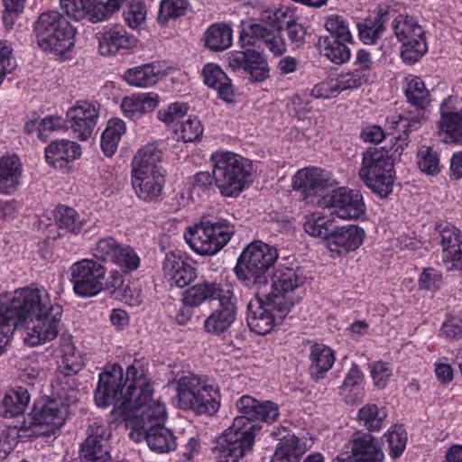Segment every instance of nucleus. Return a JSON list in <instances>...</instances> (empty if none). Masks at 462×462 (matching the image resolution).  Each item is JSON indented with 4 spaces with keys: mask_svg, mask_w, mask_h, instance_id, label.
Wrapping results in <instances>:
<instances>
[{
    "mask_svg": "<svg viewBox=\"0 0 462 462\" xmlns=\"http://www.w3.org/2000/svg\"><path fill=\"white\" fill-rule=\"evenodd\" d=\"M30 402L28 391L23 387L11 390L5 393L1 406L0 413L5 418H14L23 415Z\"/></svg>",
    "mask_w": 462,
    "mask_h": 462,
    "instance_id": "c03bdc74",
    "label": "nucleus"
},
{
    "mask_svg": "<svg viewBox=\"0 0 462 462\" xmlns=\"http://www.w3.org/2000/svg\"><path fill=\"white\" fill-rule=\"evenodd\" d=\"M310 373L319 380L332 367L335 362L334 351L323 344L316 343L310 347Z\"/></svg>",
    "mask_w": 462,
    "mask_h": 462,
    "instance_id": "58836bf2",
    "label": "nucleus"
},
{
    "mask_svg": "<svg viewBox=\"0 0 462 462\" xmlns=\"http://www.w3.org/2000/svg\"><path fill=\"white\" fill-rule=\"evenodd\" d=\"M99 112L98 104L88 100H79L67 110V122L77 139L86 141L92 135Z\"/></svg>",
    "mask_w": 462,
    "mask_h": 462,
    "instance_id": "6ab92c4d",
    "label": "nucleus"
},
{
    "mask_svg": "<svg viewBox=\"0 0 462 462\" xmlns=\"http://www.w3.org/2000/svg\"><path fill=\"white\" fill-rule=\"evenodd\" d=\"M390 123L393 125V128L402 130L403 132V135L395 137L397 142H402V143L395 149V152H398L399 149L402 150L403 146L407 145L406 141L408 139V134L420 127L421 117L414 116L409 118L402 115L393 116L391 117Z\"/></svg>",
    "mask_w": 462,
    "mask_h": 462,
    "instance_id": "4d7b16f0",
    "label": "nucleus"
},
{
    "mask_svg": "<svg viewBox=\"0 0 462 462\" xmlns=\"http://www.w3.org/2000/svg\"><path fill=\"white\" fill-rule=\"evenodd\" d=\"M208 281L204 280L190 286L182 293V305L176 315L180 325H185L193 316V308L199 307L208 300V295L214 291L208 287Z\"/></svg>",
    "mask_w": 462,
    "mask_h": 462,
    "instance_id": "bb28decb",
    "label": "nucleus"
},
{
    "mask_svg": "<svg viewBox=\"0 0 462 462\" xmlns=\"http://www.w3.org/2000/svg\"><path fill=\"white\" fill-rule=\"evenodd\" d=\"M440 234L443 261L452 263V266L462 265V233L451 225L437 226Z\"/></svg>",
    "mask_w": 462,
    "mask_h": 462,
    "instance_id": "c85d7f7f",
    "label": "nucleus"
},
{
    "mask_svg": "<svg viewBox=\"0 0 462 462\" xmlns=\"http://www.w3.org/2000/svg\"><path fill=\"white\" fill-rule=\"evenodd\" d=\"M159 103L156 93H140L125 97L121 103V109L125 116L136 119L140 116L153 111Z\"/></svg>",
    "mask_w": 462,
    "mask_h": 462,
    "instance_id": "72a5a7b5",
    "label": "nucleus"
},
{
    "mask_svg": "<svg viewBox=\"0 0 462 462\" xmlns=\"http://www.w3.org/2000/svg\"><path fill=\"white\" fill-rule=\"evenodd\" d=\"M68 414V404L52 398L35 403L29 420L14 427L20 431L31 430V435H50L63 426Z\"/></svg>",
    "mask_w": 462,
    "mask_h": 462,
    "instance_id": "9b49d317",
    "label": "nucleus"
},
{
    "mask_svg": "<svg viewBox=\"0 0 462 462\" xmlns=\"http://www.w3.org/2000/svg\"><path fill=\"white\" fill-rule=\"evenodd\" d=\"M111 430L99 421L91 423L87 430V438L80 446V462H110Z\"/></svg>",
    "mask_w": 462,
    "mask_h": 462,
    "instance_id": "f3484780",
    "label": "nucleus"
},
{
    "mask_svg": "<svg viewBox=\"0 0 462 462\" xmlns=\"http://www.w3.org/2000/svg\"><path fill=\"white\" fill-rule=\"evenodd\" d=\"M97 39L98 51L103 56L116 55L121 50H130L137 44L135 36L120 25L105 28L97 34Z\"/></svg>",
    "mask_w": 462,
    "mask_h": 462,
    "instance_id": "b1692460",
    "label": "nucleus"
},
{
    "mask_svg": "<svg viewBox=\"0 0 462 462\" xmlns=\"http://www.w3.org/2000/svg\"><path fill=\"white\" fill-rule=\"evenodd\" d=\"M273 300L266 297L263 300L256 296L247 305V323L252 331L258 335H266L273 330L276 321L287 314H282L279 306H273Z\"/></svg>",
    "mask_w": 462,
    "mask_h": 462,
    "instance_id": "aec40b11",
    "label": "nucleus"
},
{
    "mask_svg": "<svg viewBox=\"0 0 462 462\" xmlns=\"http://www.w3.org/2000/svg\"><path fill=\"white\" fill-rule=\"evenodd\" d=\"M112 263L132 272L139 267L140 258L131 246L121 245Z\"/></svg>",
    "mask_w": 462,
    "mask_h": 462,
    "instance_id": "0e129e2a",
    "label": "nucleus"
},
{
    "mask_svg": "<svg viewBox=\"0 0 462 462\" xmlns=\"http://www.w3.org/2000/svg\"><path fill=\"white\" fill-rule=\"evenodd\" d=\"M129 437L135 442L144 439L151 450L162 454L175 450L176 438L173 432L163 425L145 430H132Z\"/></svg>",
    "mask_w": 462,
    "mask_h": 462,
    "instance_id": "393cba45",
    "label": "nucleus"
},
{
    "mask_svg": "<svg viewBox=\"0 0 462 462\" xmlns=\"http://www.w3.org/2000/svg\"><path fill=\"white\" fill-rule=\"evenodd\" d=\"M77 373H60L55 384L52 385L53 394L57 401L68 404L75 403L80 397V391L77 379L73 376Z\"/></svg>",
    "mask_w": 462,
    "mask_h": 462,
    "instance_id": "a19ab883",
    "label": "nucleus"
},
{
    "mask_svg": "<svg viewBox=\"0 0 462 462\" xmlns=\"http://www.w3.org/2000/svg\"><path fill=\"white\" fill-rule=\"evenodd\" d=\"M124 19L126 24L135 29L144 22L146 17L145 6L141 1H134L126 5L124 13Z\"/></svg>",
    "mask_w": 462,
    "mask_h": 462,
    "instance_id": "774afa93",
    "label": "nucleus"
},
{
    "mask_svg": "<svg viewBox=\"0 0 462 462\" xmlns=\"http://www.w3.org/2000/svg\"><path fill=\"white\" fill-rule=\"evenodd\" d=\"M304 282L301 271L290 267L277 268L272 278V291L267 297L273 300V306H279L282 314H288L294 305L292 293Z\"/></svg>",
    "mask_w": 462,
    "mask_h": 462,
    "instance_id": "2eb2a0df",
    "label": "nucleus"
},
{
    "mask_svg": "<svg viewBox=\"0 0 462 462\" xmlns=\"http://www.w3.org/2000/svg\"><path fill=\"white\" fill-rule=\"evenodd\" d=\"M393 28L402 42L401 57L405 63L417 62L428 51L425 32L416 18L399 14L393 22Z\"/></svg>",
    "mask_w": 462,
    "mask_h": 462,
    "instance_id": "f8f14e48",
    "label": "nucleus"
},
{
    "mask_svg": "<svg viewBox=\"0 0 462 462\" xmlns=\"http://www.w3.org/2000/svg\"><path fill=\"white\" fill-rule=\"evenodd\" d=\"M359 421L369 431H379L383 429L387 418V411L373 403L364 405L357 414Z\"/></svg>",
    "mask_w": 462,
    "mask_h": 462,
    "instance_id": "603ef678",
    "label": "nucleus"
},
{
    "mask_svg": "<svg viewBox=\"0 0 462 462\" xmlns=\"http://www.w3.org/2000/svg\"><path fill=\"white\" fill-rule=\"evenodd\" d=\"M365 230L356 225L335 227L328 238L327 247L337 255L356 251L364 242Z\"/></svg>",
    "mask_w": 462,
    "mask_h": 462,
    "instance_id": "a878e982",
    "label": "nucleus"
},
{
    "mask_svg": "<svg viewBox=\"0 0 462 462\" xmlns=\"http://www.w3.org/2000/svg\"><path fill=\"white\" fill-rule=\"evenodd\" d=\"M388 443L389 454L393 458L399 457L407 443V433L402 427L394 426L383 435Z\"/></svg>",
    "mask_w": 462,
    "mask_h": 462,
    "instance_id": "052dcab7",
    "label": "nucleus"
},
{
    "mask_svg": "<svg viewBox=\"0 0 462 462\" xmlns=\"http://www.w3.org/2000/svg\"><path fill=\"white\" fill-rule=\"evenodd\" d=\"M60 7L70 18L88 19L96 23L106 21L117 12L125 0H60Z\"/></svg>",
    "mask_w": 462,
    "mask_h": 462,
    "instance_id": "4468645a",
    "label": "nucleus"
},
{
    "mask_svg": "<svg viewBox=\"0 0 462 462\" xmlns=\"http://www.w3.org/2000/svg\"><path fill=\"white\" fill-rule=\"evenodd\" d=\"M334 217L321 213H312L305 217L304 231L312 237L320 238L328 242V238L334 230Z\"/></svg>",
    "mask_w": 462,
    "mask_h": 462,
    "instance_id": "a18cd8bd",
    "label": "nucleus"
},
{
    "mask_svg": "<svg viewBox=\"0 0 462 462\" xmlns=\"http://www.w3.org/2000/svg\"><path fill=\"white\" fill-rule=\"evenodd\" d=\"M81 155L80 145L66 139L51 142L45 148L46 162L52 167L63 168Z\"/></svg>",
    "mask_w": 462,
    "mask_h": 462,
    "instance_id": "2f4dec72",
    "label": "nucleus"
},
{
    "mask_svg": "<svg viewBox=\"0 0 462 462\" xmlns=\"http://www.w3.org/2000/svg\"><path fill=\"white\" fill-rule=\"evenodd\" d=\"M325 28L329 32L331 39L343 42H353V36L349 30L347 21L337 14H331L327 17Z\"/></svg>",
    "mask_w": 462,
    "mask_h": 462,
    "instance_id": "bf43d9fd",
    "label": "nucleus"
},
{
    "mask_svg": "<svg viewBox=\"0 0 462 462\" xmlns=\"http://www.w3.org/2000/svg\"><path fill=\"white\" fill-rule=\"evenodd\" d=\"M38 46L44 51L62 55L74 46V31L67 18L57 11L41 14L34 23Z\"/></svg>",
    "mask_w": 462,
    "mask_h": 462,
    "instance_id": "6e6552de",
    "label": "nucleus"
},
{
    "mask_svg": "<svg viewBox=\"0 0 462 462\" xmlns=\"http://www.w3.org/2000/svg\"><path fill=\"white\" fill-rule=\"evenodd\" d=\"M232 29L228 24L217 23L205 32V44L214 51H222L232 44Z\"/></svg>",
    "mask_w": 462,
    "mask_h": 462,
    "instance_id": "de8ad7c7",
    "label": "nucleus"
},
{
    "mask_svg": "<svg viewBox=\"0 0 462 462\" xmlns=\"http://www.w3.org/2000/svg\"><path fill=\"white\" fill-rule=\"evenodd\" d=\"M214 184L220 194L227 198H236L245 189L252 174L249 160L230 152H217L211 155Z\"/></svg>",
    "mask_w": 462,
    "mask_h": 462,
    "instance_id": "39448f33",
    "label": "nucleus"
},
{
    "mask_svg": "<svg viewBox=\"0 0 462 462\" xmlns=\"http://www.w3.org/2000/svg\"><path fill=\"white\" fill-rule=\"evenodd\" d=\"M54 220L60 229L78 234L86 224V218L74 208L60 205L54 212Z\"/></svg>",
    "mask_w": 462,
    "mask_h": 462,
    "instance_id": "8fccbe9b",
    "label": "nucleus"
},
{
    "mask_svg": "<svg viewBox=\"0 0 462 462\" xmlns=\"http://www.w3.org/2000/svg\"><path fill=\"white\" fill-rule=\"evenodd\" d=\"M132 185L136 195L143 200L157 198L165 183L163 171H143V174H131Z\"/></svg>",
    "mask_w": 462,
    "mask_h": 462,
    "instance_id": "7c9ffc66",
    "label": "nucleus"
},
{
    "mask_svg": "<svg viewBox=\"0 0 462 462\" xmlns=\"http://www.w3.org/2000/svg\"><path fill=\"white\" fill-rule=\"evenodd\" d=\"M180 133V137L185 143L195 142L199 140L203 134V126L196 116H189L187 120L181 123L180 128L176 130Z\"/></svg>",
    "mask_w": 462,
    "mask_h": 462,
    "instance_id": "338daca9",
    "label": "nucleus"
},
{
    "mask_svg": "<svg viewBox=\"0 0 462 462\" xmlns=\"http://www.w3.org/2000/svg\"><path fill=\"white\" fill-rule=\"evenodd\" d=\"M358 174L363 182L380 198H387L393 192V161L384 148L366 149Z\"/></svg>",
    "mask_w": 462,
    "mask_h": 462,
    "instance_id": "0eeeda50",
    "label": "nucleus"
},
{
    "mask_svg": "<svg viewBox=\"0 0 462 462\" xmlns=\"http://www.w3.org/2000/svg\"><path fill=\"white\" fill-rule=\"evenodd\" d=\"M403 89L408 102L413 106L423 109L430 104V91L420 77L407 76Z\"/></svg>",
    "mask_w": 462,
    "mask_h": 462,
    "instance_id": "09e8293b",
    "label": "nucleus"
},
{
    "mask_svg": "<svg viewBox=\"0 0 462 462\" xmlns=\"http://www.w3.org/2000/svg\"><path fill=\"white\" fill-rule=\"evenodd\" d=\"M363 381L364 374L357 365L353 364L338 389L339 395L346 403L356 404L363 401Z\"/></svg>",
    "mask_w": 462,
    "mask_h": 462,
    "instance_id": "c9c22d12",
    "label": "nucleus"
},
{
    "mask_svg": "<svg viewBox=\"0 0 462 462\" xmlns=\"http://www.w3.org/2000/svg\"><path fill=\"white\" fill-rule=\"evenodd\" d=\"M165 281L170 286L185 288L197 278V270L191 263L174 253L166 254L162 263Z\"/></svg>",
    "mask_w": 462,
    "mask_h": 462,
    "instance_id": "5701e85b",
    "label": "nucleus"
},
{
    "mask_svg": "<svg viewBox=\"0 0 462 462\" xmlns=\"http://www.w3.org/2000/svg\"><path fill=\"white\" fill-rule=\"evenodd\" d=\"M60 373H79L83 367V360L77 353L72 336L62 334L60 338Z\"/></svg>",
    "mask_w": 462,
    "mask_h": 462,
    "instance_id": "ea45409f",
    "label": "nucleus"
},
{
    "mask_svg": "<svg viewBox=\"0 0 462 462\" xmlns=\"http://www.w3.org/2000/svg\"><path fill=\"white\" fill-rule=\"evenodd\" d=\"M278 258L277 250L262 241L249 244L237 259L234 272L246 287H261L268 282V271Z\"/></svg>",
    "mask_w": 462,
    "mask_h": 462,
    "instance_id": "423d86ee",
    "label": "nucleus"
},
{
    "mask_svg": "<svg viewBox=\"0 0 462 462\" xmlns=\"http://www.w3.org/2000/svg\"><path fill=\"white\" fill-rule=\"evenodd\" d=\"M387 22L386 13H378L357 23L360 40L365 44H374L383 35Z\"/></svg>",
    "mask_w": 462,
    "mask_h": 462,
    "instance_id": "49530a36",
    "label": "nucleus"
},
{
    "mask_svg": "<svg viewBox=\"0 0 462 462\" xmlns=\"http://www.w3.org/2000/svg\"><path fill=\"white\" fill-rule=\"evenodd\" d=\"M190 5L188 0H162L160 5L158 21L166 23L170 19L186 15Z\"/></svg>",
    "mask_w": 462,
    "mask_h": 462,
    "instance_id": "6e6d98bb",
    "label": "nucleus"
},
{
    "mask_svg": "<svg viewBox=\"0 0 462 462\" xmlns=\"http://www.w3.org/2000/svg\"><path fill=\"white\" fill-rule=\"evenodd\" d=\"M121 245L113 236L99 238L91 247V254L99 261L112 263Z\"/></svg>",
    "mask_w": 462,
    "mask_h": 462,
    "instance_id": "13d9d810",
    "label": "nucleus"
},
{
    "mask_svg": "<svg viewBox=\"0 0 462 462\" xmlns=\"http://www.w3.org/2000/svg\"><path fill=\"white\" fill-rule=\"evenodd\" d=\"M204 83L217 90L218 97L226 103H232L235 97V90L231 79L221 68L216 64H206L202 69Z\"/></svg>",
    "mask_w": 462,
    "mask_h": 462,
    "instance_id": "473e14b6",
    "label": "nucleus"
},
{
    "mask_svg": "<svg viewBox=\"0 0 462 462\" xmlns=\"http://www.w3.org/2000/svg\"><path fill=\"white\" fill-rule=\"evenodd\" d=\"M331 215L344 220L358 219L365 214L362 194L356 189L339 188L324 199Z\"/></svg>",
    "mask_w": 462,
    "mask_h": 462,
    "instance_id": "a211bd4d",
    "label": "nucleus"
},
{
    "mask_svg": "<svg viewBox=\"0 0 462 462\" xmlns=\"http://www.w3.org/2000/svg\"><path fill=\"white\" fill-rule=\"evenodd\" d=\"M309 448L310 445L306 440L293 434H288L280 439L273 462H297Z\"/></svg>",
    "mask_w": 462,
    "mask_h": 462,
    "instance_id": "e433bc0d",
    "label": "nucleus"
},
{
    "mask_svg": "<svg viewBox=\"0 0 462 462\" xmlns=\"http://www.w3.org/2000/svg\"><path fill=\"white\" fill-rule=\"evenodd\" d=\"M125 132L123 120L114 118L108 121L107 126L101 135V148L106 156L111 157L117 150L122 135Z\"/></svg>",
    "mask_w": 462,
    "mask_h": 462,
    "instance_id": "3c124183",
    "label": "nucleus"
},
{
    "mask_svg": "<svg viewBox=\"0 0 462 462\" xmlns=\"http://www.w3.org/2000/svg\"><path fill=\"white\" fill-rule=\"evenodd\" d=\"M189 110V106L184 102H175L168 106L164 110H161L158 113V118L171 125L178 124L185 116H187Z\"/></svg>",
    "mask_w": 462,
    "mask_h": 462,
    "instance_id": "69168bd1",
    "label": "nucleus"
},
{
    "mask_svg": "<svg viewBox=\"0 0 462 462\" xmlns=\"http://www.w3.org/2000/svg\"><path fill=\"white\" fill-rule=\"evenodd\" d=\"M439 129L456 143L462 144V109L458 112H446L445 104L440 106Z\"/></svg>",
    "mask_w": 462,
    "mask_h": 462,
    "instance_id": "5fc2aeb1",
    "label": "nucleus"
},
{
    "mask_svg": "<svg viewBox=\"0 0 462 462\" xmlns=\"http://www.w3.org/2000/svg\"><path fill=\"white\" fill-rule=\"evenodd\" d=\"M234 233V226L225 219H202L187 229L184 238L197 254L213 255L229 242Z\"/></svg>",
    "mask_w": 462,
    "mask_h": 462,
    "instance_id": "1a4fd4ad",
    "label": "nucleus"
},
{
    "mask_svg": "<svg viewBox=\"0 0 462 462\" xmlns=\"http://www.w3.org/2000/svg\"><path fill=\"white\" fill-rule=\"evenodd\" d=\"M61 316V306H54L48 313L29 319L25 341L31 346H38L53 340L59 333Z\"/></svg>",
    "mask_w": 462,
    "mask_h": 462,
    "instance_id": "4be33fe9",
    "label": "nucleus"
},
{
    "mask_svg": "<svg viewBox=\"0 0 462 462\" xmlns=\"http://www.w3.org/2000/svg\"><path fill=\"white\" fill-rule=\"evenodd\" d=\"M337 89L340 93L346 90H352L366 84L369 80L367 74L357 69H354L346 73H341L336 79Z\"/></svg>",
    "mask_w": 462,
    "mask_h": 462,
    "instance_id": "680f3d73",
    "label": "nucleus"
},
{
    "mask_svg": "<svg viewBox=\"0 0 462 462\" xmlns=\"http://www.w3.org/2000/svg\"><path fill=\"white\" fill-rule=\"evenodd\" d=\"M74 292L81 297H92L103 289L106 268L94 260L83 259L70 267Z\"/></svg>",
    "mask_w": 462,
    "mask_h": 462,
    "instance_id": "dca6fc26",
    "label": "nucleus"
},
{
    "mask_svg": "<svg viewBox=\"0 0 462 462\" xmlns=\"http://www.w3.org/2000/svg\"><path fill=\"white\" fill-rule=\"evenodd\" d=\"M226 59L233 70H243L253 82H263L270 77L268 61L260 51L252 49L245 51H231Z\"/></svg>",
    "mask_w": 462,
    "mask_h": 462,
    "instance_id": "412c9836",
    "label": "nucleus"
},
{
    "mask_svg": "<svg viewBox=\"0 0 462 462\" xmlns=\"http://www.w3.org/2000/svg\"><path fill=\"white\" fill-rule=\"evenodd\" d=\"M22 171V163L17 156L0 158V193L11 194L17 189Z\"/></svg>",
    "mask_w": 462,
    "mask_h": 462,
    "instance_id": "f704fd0d",
    "label": "nucleus"
},
{
    "mask_svg": "<svg viewBox=\"0 0 462 462\" xmlns=\"http://www.w3.org/2000/svg\"><path fill=\"white\" fill-rule=\"evenodd\" d=\"M162 156V151L154 143H148L141 147L133 158L131 174L162 171L159 165Z\"/></svg>",
    "mask_w": 462,
    "mask_h": 462,
    "instance_id": "4c0bfd02",
    "label": "nucleus"
},
{
    "mask_svg": "<svg viewBox=\"0 0 462 462\" xmlns=\"http://www.w3.org/2000/svg\"><path fill=\"white\" fill-rule=\"evenodd\" d=\"M160 70L153 63L128 69L123 78L127 84L138 88H149L159 80Z\"/></svg>",
    "mask_w": 462,
    "mask_h": 462,
    "instance_id": "37998d69",
    "label": "nucleus"
},
{
    "mask_svg": "<svg viewBox=\"0 0 462 462\" xmlns=\"http://www.w3.org/2000/svg\"><path fill=\"white\" fill-rule=\"evenodd\" d=\"M240 415L217 439L212 452L217 462H239L253 450L262 427L256 421L272 423L279 417V407L273 402H260L243 395L236 403Z\"/></svg>",
    "mask_w": 462,
    "mask_h": 462,
    "instance_id": "f03ea898",
    "label": "nucleus"
},
{
    "mask_svg": "<svg viewBox=\"0 0 462 462\" xmlns=\"http://www.w3.org/2000/svg\"><path fill=\"white\" fill-rule=\"evenodd\" d=\"M352 42L331 39V37H319L318 48L320 53L331 62L341 65L350 60L351 51L348 44Z\"/></svg>",
    "mask_w": 462,
    "mask_h": 462,
    "instance_id": "79ce46f5",
    "label": "nucleus"
},
{
    "mask_svg": "<svg viewBox=\"0 0 462 462\" xmlns=\"http://www.w3.org/2000/svg\"><path fill=\"white\" fill-rule=\"evenodd\" d=\"M327 179L319 168L306 167L299 170L292 178V188L301 192L303 199H308L323 190Z\"/></svg>",
    "mask_w": 462,
    "mask_h": 462,
    "instance_id": "cd10ccee",
    "label": "nucleus"
},
{
    "mask_svg": "<svg viewBox=\"0 0 462 462\" xmlns=\"http://www.w3.org/2000/svg\"><path fill=\"white\" fill-rule=\"evenodd\" d=\"M152 393L147 363L135 359L125 374L116 364L100 373L94 401L101 408L113 405L109 423L118 425L135 420L133 430H142L163 425L167 420L165 405L153 400Z\"/></svg>",
    "mask_w": 462,
    "mask_h": 462,
    "instance_id": "f257e3e1",
    "label": "nucleus"
},
{
    "mask_svg": "<svg viewBox=\"0 0 462 462\" xmlns=\"http://www.w3.org/2000/svg\"><path fill=\"white\" fill-rule=\"evenodd\" d=\"M239 42L242 47L266 48L274 57L282 56L287 51L280 28L252 20L242 22Z\"/></svg>",
    "mask_w": 462,
    "mask_h": 462,
    "instance_id": "ddd939ff",
    "label": "nucleus"
},
{
    "mask_svg": "<svg viewBox=\"0 0 462 462\" xmlns=\"http://www.w3.org/2000/svg\"><path fill=\"white\" fill-rule=\"evenodd\" d=\"M208 287L214 291L208 295V300H217L218 307L205 319L204 328L211 335L219 336L227 331L235 322L237 300L231 283L208 281Z\"/></svg>",
    "mask_w": 462,
    "mask_h": 462,
    "instance_id": "9d476101",
    "label": "nucleus"
},
{
    "mask_svg": "<svg viewBox=\"0 0 462 462\" xmlns=\"http://www.w3.org/2000/svg\"><path fill=\"white\" fill-rule=\"evenodd\" d=\"M439 336L448 342L462 339V309L452 310L446 313L439 329Z\"/></svg>",
    "mask_w": 462,
    "mask_h": 462,
    "instance_id": "864d4df0",
    "label": "nucleus"
},
{
    "mask_svg": "<svg viewBox=\"0 0 462 462\" xmlns=\"http://www.w3.org/2000/svg\"><path fill=\"white\" fill-rule=\"evenodd\" d=\"M351 455L362 462H383V452L377 439L370 433L357 431L351 439Z\"/></svg>",
    "mask_w": 462,
    "mask_h": 462,
    "instance_id": "c756f323",
    "label": "nucleus"
},
{
    "mask_svg": "<svg viewBox=\"0 0 462 462\" xmlns=\"http://www.w3.org/2000/svg\"><path fill=\"white\" fill-rule=\"evenodd\" d=\"M54 306L44 288L24 287L0 293V314L11 332L29 319L48 313Z\"/></svg>",
    "mask_w": 462,
    "mask_h": 462,
    "instance_id": "7ed1b4c3",
    "label": "nucleus"
},
{
    "mask_svg": "<svg viewBox=\"0 0 462 462\" xmlns=\"http://www.w3.org/2000/svg\"><path fill=\"white\" fill-rule=\"evenodd\" d=\"M418 166L422 172L434 175L439 171V159L430 147H422L418 152Z\"/></svg>",
    "mask_w": 462,
    "mask_h": 462,
    "instance_id": "e2e57ef3",
    "label": "nucleus"
},
{
    "mask_svg": "<svg viewBox=\"0 0 462 462\" xmlns=\"http://www.w3.org/2000/svg\"><path fill=\"white\" fill-rule=\"evenodd\" d=\"M176 393L179 407L198 415H214L220 407L221 397L217 385L192 373L176 381Z\"/></svg>",
    "mask_w": 462,
    "mask_h": 462,
    "instance_id": "20e7f679",
    "label": "nucleus"
}]
</instances>
